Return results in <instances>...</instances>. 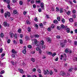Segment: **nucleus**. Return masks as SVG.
Masks as SVG:
<instances>
[{
  "label": "nucleus",
  "instance_id": "obj_1",
  "mask_svg": "<svg viewBox=\"0 0 77 77\" xmlns=\"http://www.w3.org/2000/svg\"><path fill=\"white\" fill-rule=\"evenodd\" d=\"M32 41L33 43H35V44L36 46H38V45H40V42H37V40L36 39H34L32 40Z\"/></svg>",
  "mask_w": 77,
  "mask_h": 77
},
{
  "label": "nucleus",
  "instance_id": "obj_2",
  "mask_svg": "<svg viewBox=\"0 0 77 77\" xmlns=\"http://www.w3.org/2000/svg\"><path fill=\"white\" fill-rule=\"evenodd\" d=\"M12 56L13 57H14L15 56V54H16L17 53V51H15L14 49H13L12 50Z\"/></svg>",
  "mask_w": 77,
  "mask_h": 77
},
{
  "label": "nucleus",
  "instance_id": "obj_3",
  "mask_svg": "<svg viewBox=\"0 0 77 77\" xmlns=\"http://www.w3.org/2000/svg\"><path fill=\"white\" fill-rule=\"evenodd\" d=\"M4 15L5 18H6V17H7V16L8 17H10L11 15V14H10V12H8L7 13H5L4 14Z\"/></svg>",
  "mask_w": 77,
  "mask_h": 77
},
{
  "label": "nucleus",
  "instance_id": "obj_4",
  "mask_svg": "<svg viewBox=\"0 0 77 77\" xmlns=\"http://www.w3.org/2000/svg\"><path fill=\"white\" fill-rule=\"evenodd\" d=\"M43 73H44L45 75H48V74H49V71H48V70H44Z\"/></svg>",
  "mask_w": 77,
  "mask_h": 77
},
{
  "label": "nucleus",
  "instance_id": "obj_5",
  "mask_svg": "<svg viewBox=\"0 0 77 77\" xmlns=\"http://www.w3.org/2000/svg\"><path fill=\"white\" fill-rule=\"evenodd\" d=\"M46 41L48 42H51V39L50 37H47L46 38Z\"/></svg>",
  "mask_w": 77,
  "mask_h": 77
},
{
  "label": "nucleus",
  "instance_id": "obj_6",
  "mask_svg": "<svg viewBox=\"0 0 77 77\" xmlns=\"http://www.w3.org/2000/svg\"><path fill=\"white\" fill-rule=\"evenodd\" d=\"M40 6H41V8L42 9L44 10V3L42 2L41 3Z\"/></svg>",
  "mask_w": 77,
  "mask_h": 77
},
{
  "label": "nucleus",
  "instance_id": "obj_7",
  "mask_svg": "<svg viewBox=\"0 0 77 77\" xmlns=\"http://www.w3.org/2000/svg\"><path fill=\"white\" fill-rule=\"evenodd\" d=\"M3 24L4 26H5V27H6V26H7V27H9V24H8L6 22H4Z\"/></svg>",
  "mask_w": 77,
  "mask_h": 77
},
{
  "label": "nucleus",
  "instance_id": "obj_8",
  "mask_svg": "<svg viewBox=\"0 0 77 77\" xmlns=\"http://www.w3.org/2000/svg\"><path fill=\"white\" fill-rule=\"evenodd\" d=\"M65 74H66V73L62 71L60 73V75H65Z\"/></svg>",
  "mask_w": 77,
  "mask_h": 77
},
{
  "label": "nucleus",
  "instance_id": "obj_9",
  "mask_svg": "<svg viewBox=\"0 0 77 77\" xmlns=\"http://www.w3.org/2000/svg\"><path fill=\"white\" fill-rule=\"evenodd\" d=\"M47 54H48L49 55H50V56H51V55H52V52L49 51H47Z\"/></svg>",
  "mask_w": 77,
  "mask_h": 77
},
{
  "label": "nucleus",
  "instance_id": "obj_10",
  "mask_svg": "<svg viewBox=\"0 0 77 77\" xmlns=\"http://www.w3.org/2000/svg\"><path fill=\"white\" fill-rule=\"evenodd\" d=\"M34 37H35V38H39V35H38V34H35V35H34Z\"/></svg>",
  "mask_w": 77,
  "mask_h": 77
},
{
  "label": "nucleus",
  "instance_id": "obj_11",
  "mask_svg": "<svg viewBox=\"0 0 77 77\" xmlns=\"http://www.w3.org/2000/svg\"><path fill=\"white\" fill-rule=\"evenodd\" d=\"M25 39L26 41H27L28 40H29L30 38H29V36H27V35H26V36Z\"/></svg>",
  "mask_w": 77,
  "mask_h": 77
},
{
  "label": "nucleus",
  "instance_id": "obj_12",
  "mask_svg": "<svg viewBox=\"0 0 77 77\" xmlns=\"http://www.w3.org/2000/svg\"><path fill=\"white\" fill-rule=\"evenodd\" d=\"M40 44L42 45H44V41L43 40L41 41L40 42Z\"/></svg>",
  "mask_w": 77,
  "mask_h": 77
},
{
  "label": "nucleus",
  "instance_id": "obj_13",
  "mask_svg": "<svg viewBox=\"0 0 77 77\" xmlns=\"http://www.w3.org/2000/svg\"><path fill=\"white\" fill-rule=\"evenodd\" d=\"M70 13L71 11H68L66 12V14L68 15H69L71 14Z\"/></svg>",
  "mask_w": 77,
  "mask_h": 77
},
{
  "label": "nucleus",
  "instance_id": "obj_14",
  "mask_svg": "<svg viewBox=\"0 0 77 77\" xmlns=\"http://www.w3.org/2000/svg\"><path fill=\"white\" fill-rule=\"evenodd\" d=\"M0 36L1 38H3L4 37V34L3 33H1L0 34Z\"/></svg>",
  "mask_w": 77,
  "mask_h": 77
},
{
  "label": "nucleus",
  "instance_id": "obj_15",
  "mask_svg": "<svg viewBox=\"0 0 77 77\" xmlns=\"http://www.w3.org/2000/svg\"><path fill=\"white\" fill-rule=\"evenodd\" d=\"M20 73H21V74H23V73H24V71H23V69H20Z\"/></svg>",
  "mask_w": 77,
  "mask_h": 77
},
{
  "label": "nucleus",
  "instance_id": "obj_16",
  "mask_svg": "<svg viewBox=\"0 0 77 77\" xmlns=\"http://www.w3.org/2000/svg\"><path fill=\"white\" fill-rule=\"evenodd\" d=\"M60 45L61 47H63L64 45H65V44L63 43H62L60 44Z\"/></svg>",
  "mask_w": 77,
  "mask_h": 77
},
{
  "label": "nucleus",
  "instance_id": "obj_17",
  "mask_svg": "<svg viewBox=\"0 0 77 77\" xmlns=\"http://www.w3.org/2000/svg\"><path fill=\"white\" fill-rule=\"evenodd\" d=\"M31 61H32L33 62H35V59L33 58H32L31 59Z\"/></svg>",
  "mask_w": 77,
  "mask_h": 77
},
{
  "label": "nucleus",
  "instance_id": "obj_18",
  "mask_svg": "<svg viewBox=\"0 0 77 77\" xmlns=\"http://www.w3.org/2000/svg\"><path fill=\"white\" fill-rule=\"evenodd\" d=\"M64 58V56H63V55H61L60 58V59L61 60H62V59H63Z\"/></svg>",
  "mask_w": 77,
  "mask_h": 77
},
{
  "label": "nucleus",
  "instance_id": "obj_19",
  "mask_svg": "<svg viewBox=\"0 0 77 77\" xmlns=\"http://www.w3.org/2000/svg\"><path fill=\"white\" fill-rule=\"evenodd\" d=\"M13 13L14 14H17V11L16 10H14L13 11Z\"/></svg>",
  "mask_w": 77,
  "mask_h": 77
},
{
  "label": "nucleus",
  "instance_id": "obj_20",
  "mask_svg": "<svg viewBox=\"0 0 77 77\" xmlns=\"http://www.w3.org/2000/svg\"><path fill=\"white\" fill-rule=\"evenodd\" d=\"M27 30L28 32H31V28L30 27H28L27 29Z\"/></svg>",
  "mask_w": 77,
  "mask_h": 77
},
{
  "label": "nucleus",
  "instance_id": "obj_21",
  "mask_svg": "<svg viewBox=\"0 0 77 77\" xmlns=\"http://www.w3.org/2000/svg\"><path fill=\"white\" fill-rule=\"evenodd\" d=\"M66 31L67 33H69L70 32V29L69 28H67Z\"/></svg>",
  "mask_w": 77,
  "mask_h": 77
},
{
  "label": "nucleus",
  "instance_id": "obj_22",
  "mask_svg": "<svg viewBox=\"0 0 77 77\" xmlns=\"http://www.w3.org/2000/svg\"><path fill=\"white\" fill-rule=\"evenodd\" d=\"M35 2L36 3H41V1L40 0H38V1H36Z\"/></svg>",
  "mask_w": 77,
  "mask_h": 77
},
{
  "label": "nucleus",
  "instance_id": "obj_23",
  "mask_svg": "<svg viewBox=\"0 0 77 77\" xmlns=\"http://www.w3.org/2000/svg\"><path fill=\"white\" fill-rule=\"evenodd\" d=\"M23 54H24L26 53V49H24L23 50Z\"/></svg>",
  "mask_w": 77,
  "mask_h": 77
},
{
  "label": "nucleus",
  "instance_id": "obj_24",
  "mask_svg": "<svg viewBox=\"0 0 77 77\" xmlns=\"http://www.w3.org/2000/svg\"><path fill=\"white\" fill-rule=\"evenodd\" d=\"M73 21H74V20L72 18H71L69 19V21L70 22H72Z\"/></svg>",
  "mask_w": 77,
  "mask_h": 77
},
{
  "label": "nucleus",
  "instance_id": "obj_25",
  "mask_svg": "<svg viewBox=\"0 0 77 77\" xmlns=\"http://www.w3.org/2000/svg\"><path fill=\"white\" fill-rule=\"evenodd\" d=\"M56 55V53H54L52 54V57H54V56H55Z\"/></svg>",
  "mask_w": 77,
  "mask_h": 77
},
{
  "label": "nucleus",
  "instance_id": "obj_26",
  "mask_svg": "<svg viewBox=\"0 0 77 77\" xmlns=\"http://www.w3.org/2000/svg\"><path fill=\"white\" fill-rule=\"evenodd\" d=\"M20 44H22L23 43V40L20 39Z\"/></svg>",
  "mask_w": 77,
  "mask_h": 77
},
{
  "label": "nucleus",
  "instance_id": "obj_27",
  "mask_svg": "<svg viewBox=\"0 0 77 77\" xmlns=\"http://www.w3.org/2000/svg\"><path fill=\"white\" fill-rule=\"evenodd\" d=\"M5 73V71L4 70L1 71L0 72V74L2 75Z\"/></svg>",
  "mask_w": 77,
  "mask_h": 77
},
{
  "label": "nucleus",
  "instance_id": "obj_28",
  "mask_svg": "<svg viewBox=\"0 0 77 77\" xmlns=\"http://www.w3.org/2000/svg\"><path fill=\"white\" fill-rule=\"evenodd\" d=\"M38 51V54H42V51L41 50H40Z\"/></svg>",
  "mask_w": 77,
  "mask_h": 77
},
{
  "label": "nucleus",
  "instance_id": "obj_29",
  "mask_svg": "<svg viewBox=\"0 0 77 77\" xmlns=\"http://www.w3.org/2000/svg\"><path fill=\"white\" fill-rule=\"evenodd\" d=\"M36 49V50H37V51H39V50H41V48H39L38 47Z\"/></svg>",
  "mask_w": 77,
  "mask_h": 77
},
{
  "label": "nucleus",
  "instance_id": "obj_30",
  "mask_svg": "<svg viewBox=\"0 0 77 77\" xmlns=\"http://www.w3.org/2000/svg\"><path fill=\"white\" fill-rule=\"evenodd\" d=\"M18 32L19 33H21V29H19L18 30Z\"/></svg>",
  "mask_w": 77,
  "mask_h": 77
},
{
  "label": "nucleus",
  "instance_id": "obj_31",
  "mask_svg": "<svg viewBox=\"0 0 77 77\" xmlns=\"http://www.w3.org/2000/svg\"><path fill=\"white\" fill-rule=\"evenodd\" d=\"M65 27V26L63 25H61V29H63Z\"/></svg>",
  "mask_w": 77,
  "mask_h": 77
},
{
  "label": "nucleus",
  "instance_id": "obj_32",
  "mask_svg": "<svg viewBox=\"0 0 77 77\" xmlns=\"http://www.w3.org/2000/svg\"><path fill=\"white\" fill-rule=\"evenodd\" d=\"M59 8H58V7H57L56 8V11H57V12H58V11H59Z\"/></svg>",
  "mask_w": 77,
  "mask_h": 77
},
{
  "label": "nucleus",
  "instance_id": "obj_33",
  "mask_svg": "<svg viewBox=\"0 0 77 77\" xmlns=\"http://www.w3.org/2000/svg\"><path fill=\"white\" fill-rule=\"evenodd\" d=\"M60 13H63V9L62 8L60 9Z\"/></svg>",
  "mask_w": 77,
  "mask_h": 77
},
{
  "label": "nucleus",
  "instance_id": "obj_34",
  "mask_svg": "<svg viewBox=\"0 0 77 77\" xmlns=\"http://www.w3.org/2000/svg\"><path fill=\"white\" fill-rule=\"evenodd\" d=\"M12 2L13 3H15L17 2V0H12Z\"/></svg>",
  "mask_w": 77,
  "mask_h": 77
},
{
  "label": "nucleus",
  "instance_id": "obj_35",
  "mask_svg": "<svg viewBox=\"0 0 77 77\" xmlns=\"http://www.w3.org/2000/svg\"><path fill=\"white\" fill-rule=\"evenodd\" d=\"M49 74L51 75H53V72L52 71L50 72H49Z\"/></svg>",
  "mask_w": 77,
  "mask_h": 77
},
{
  "label": "nucleus",
  "instance_id": "obj_36",
  "mask_svg": "<svg viewBox=\"0 0 77 77\" xmlns=\"http://www.w3.org/2000/svg\"><path fill=\"white\" fill-rule=\"evenodd\" d=\"M53 22L54 23H58V22L57 21V20H54V21Z\"/></svg>",
  "mask_w": 77,
  "mask_h": 77
},
{
  "label": "nucleus",
  "instance_id": "obj_37",
  "mask_svg": "<svg viewBox=\"0 0 77 77\" xmlns=\"http://www.w3.org/2000/svg\"><path fill=\"white\" fill-rule=\"evenodd\" d=\"M46 48V46L44 45H43L42 46V49H45Z\"/></svg>",
  "mask_w": 77,
  "mask_h": 77
},
{
  "label": "nucleus",
  "instance_id": "obj_38",
  "mask_svg": "<svg viewBox=\"0 0 77 77\" xmlns=\"http://www.w3.org/2000/svg\"><path fill=\"white\" fill-rule=\"evenodd\" d=\"M54 25H52L51 26V29H54Z\"/></svg>",
  "mask_w": 77,
  "mask_h": 77
},
{
  "label": "nucleus",
  "instance_id": "obj_39",
  "mask_svg": "<svg viewBox=\"0 0 77 77\" xmlns=\"http://www.w3.org/2000/svg\"><path fill=\"white\" fill-rule=\"evenodd\" d=\"M10 5L9 4L7 6V7L9 9H11V7L10 6Z\"/></svg>",
  "mask_w": 77,
  "mask_h": 77
},
{
  "label": "nucleus",
  "instance_id": "obj_40",
  "mask_svg": "<svg viewBox=\"0 0 77 77\" xmlns=\"http://www.w3.org/2000/svg\"><path fill=\"white\" fill-rule=\"evenodd\" d=\"M61 21L63 23H65V19H62L61 20Z\"/></svg>",
  "mask_w": 77,
  "mask_h": 77
},
{
  "label": "nucleus",
  "instance_id": "obj_41",
  "mask_svg": "<svg viewBox=\"0 0 77 77\" xmlns=\"http://www.w3.org/2000/svg\"><path fill=\"white\" fill-rule=\"evenodd\" d=\"M28 47L29 48H32V46L31 45H29L28 46Z\"/></svg>",
  "mask_w": 77,
  "mask_h": 77
},
{
  "label": "nucleus",
  "instance_id": "obj_42",
  "mask_svg": "<svg viewBox=\"0 0 77 77\" xmlns=\"http://www.w3.org/2000/svg\"><path fill=\"white\" fill-rule=\"evenodd\" d=\"M10 35L11 38H13V36H14V34L12 33H10Z\"/></svg>",
  "mask_w": 77,
  "mask_h": 77
},
{
  "label": "nucleus",
  "instance_id": "obj_43",
  "mask_svg": "<svg viewBox=\"0 0 77 77\" xmlns=\"http://www.w3.org/2000/svg\"><path fill=\"white\" fill-rule=\"evenodd\" d=\"M33 8L35 9V8H36V6L35 4H34L33 5Z\"/></svg>",
  "mask_w": 77,
  "mask_h": 77
},
{
  "label": "nucleus",
  "instance_id": "obj_44",
  "mask_svg": "<svg viewBox=\"0 0 77 77\" xmlns=\"http://www.w3.org/2000/svg\"><path fill=\"white\" fill-rule=\"evenodd\" d=\"M26 23H27V24H30V22L29 20H27L26 22Z\"/></svg>",
  "mask_w": 77,
  "mask_h": 77
},
{
  "label": "nucleus",
  "instance_id": "obj_45",
  "mask_svg": "<svg viewBox=\"0 0 77 77\" xmlns=\"http://www.w3.org/2000/svg\"><path fill=\"white\" fill-rule=\"evenodd\" d=\"M19 4L20 5H23V2L20 1L19 2Z\"/></svg>",
  "mask_w": 77,
  "mask_h": 77
},
{
  "label": "nucleus",
  "instance_id": "obj_46",
  "mask_svg": "<svg viewBox=\"0 0 77 77\" xmlns=\"http://www.w3.org/2000/svg\"><path fill=\"white\" fill-rule=\"evenodd\" d=\"M14 37L15 39H17V35L15 34L14 35Z\"/></svg>",
  "mask_w": 77,
  "mask_h": 77
},
{
  "label": "nucleus",
  "instance_id": "obj_47",
  "mask_svg": "<svg viewBox=\"0 0 77 77\" xmlns=\"http://www.w3.org/2000/svg\"><path fill=\"white\" fill-rule=\"evenodd\" d=\"M1 13L2 14H3L4 12V11H3V9H1Z\"/></svg>",
  "mask_w": 77,
  "mask_h": 77
},
{
  "label": "nucleus",
  "instance_id": "obj_48",
  "mask_svg": "<svg viewBox=\"0 0 77 77\" xmlns=\"http://www.w3.org/2000/svg\"><path fill=\"white\" fill-rule=\"evenodd\" d=\"M23 35L22 34H20V38H23Z\"/></svg>",
  "mask_w": 77,
  "mask_h": 77
},
{
  "label": "nucleus",
  "instance_id": "obj_49",
  "mask_svg": "<svg viewBox=\"0 0 77 77\" xmlns=\"http://www.w3.org/2000/svg\"><path fill=\"white\" fill-rule=\"evenodd\" d=\"M38 11L39 12H41V11H42V9L41 8H39L38 9Z\"/></svg>",
  "mask_w": 77,
  "mask_h": 77
},
{
  "label": "nucleus",
  "instance_id": "obj_50",
  "mask_svg": "<svg viewBox=\"0 0 77 77\" xmlns=\"http://www.w3.org/2000/svg\"><path fill=\"white\" fill-rule=\"evenodd\" d=\"M65 52L66 53H68V49H66L65 51Z\"/></svg>",
  "mask_w": 77,
  "mask_h": 77
},
{
  "label": "nucleus",
  "instance_id": "obj_51",
  "mask_svg": "<svg viewBox=\"0 0 77 77\" xmlns=\"http://www.w3.org/2000/svg\"><path fill=\"white\" fill-rule=\"evenodd\" d=\"M72 69H69L68 71L69 72H72Z\"/></svg>",
  "mask_w": 77,
  "mask_h": 77
},
{
  "label": "nucleus",
  "instance_id": "obj_52",
  "mask_svg": "<svg viewBox=\"0 0 77 77\" xmlns=\"http://www.w3.org/2000/svg\"><path fill=\"white\" fill-rule=\"evenodd\" d=\"M38 71L39 73H41V69H38Z\"/></svg>",
  "mask_w": 77,
  "mask_h": 77
},
{
  "label": "nucleus",
  "instance_id": "obj_53",
  "mask_svg": "<svg viewBox=\"0 0 77 77\" xmlns=\"http://www.w3.org/2000/svg\"><path fill=\"white\" fill-rule=\"evenodd\" d=\"M11 42V40L10 39H8L7 41V42L8 44H9Z\"/></svg>",
  "mask_w": 77,
  "mask_h": 77
},
{
  "label": "nucleus",
  "instance_id": "obj_54",
  "mask_svg": "<svg viewBox=\"0 0 77 77\" xmlns=\"http://www.w3.org/2000/svg\"><path fill=\"white\" fill-rule=\"evenodd\" d=\"M72 17L73 18H75V17H76V15H75V14L73 15H72Z\"/></svg>",
  "mask_w": 77,
  "mask_h": 77
},
{
  "label": "nucleus",
  "instance_id": "obj_55",
  "mask_svg": "<svg viewBox=\"0 0 77 77\" xmlns=\"http://www.w3.org/2000/svg\"><path fill=\"white\" fill-rule=\"evenodd\" d=\"M57 19L58 20V21H60V17H58L57 18Z\"/></svg>",
  "mask_w": 77,
  "mask_h": 77
},
{
  "label": "nucleus",
  "instance_id": "obj_56",
  "mask_svg": "<svg viewBox=\"0 0 77 77\" xmlns=\"http://www.w3.org/2000/svg\"><path fill=\"white\" fill-rule=\"evenodd\" d=\"M11 62L12 64L13 65H15V63H14V62L12 61H11Z\"/></svg>",
  "mask_w": 77,
  "mask_h": 77
},
{
  "label": "nucleus",
  "instance_id": "obj_57",
  "mask_svg": "<svg viewBox=\"0 0 77 77\" xmlns=\"http://www.w3.org/2000/svg\"><path fill=\"white\" fill-rule=\"evenodd\" d=\"M48 30L49 31V32H50L51 31V28L50 27H49L48 29Z\"/></svg>",
  "mask_w": 77,
  "mask_h": 77
},
{
  "label": "nucleus",
  "instance_id": "obj_58",
  "mask_svg": "<svg viewBox=\"0 0 77 77\" xmlns=\"http://www.w3.org/2000/svg\"><path fill=\"white\" fill-rule=\"evenodd\" d=\"M35 27H36V29H38V25L37 24L35 25Z\"/></svg>",
  "mask_w": 77,
  "mask_h": 77
},
{
  "label": "nucleus",
  "instance_id": "obj_59",
  "mask_svg": "<svg viewBox=\"0 0 77 77\" xmlns=\"http://www.w3.org/2000/svg\"><path fill=\"white\" fill-rule=\"evenodd\" d=\"M40 26L41 27H43V24L42 23H40Z\"/></svg>",
  "mask_w": 77,
  "mask_h": 77
},
{
  "label": "nucleus",
  "instance_id": "obj_60",
  "mask_svg": "<svg viewBox=\"0 0 77 77\" xmlns=\"http://www.w3.org/2000/svg\"><path fill=\"white\" fill-rule=\"evenodd\" d=\"M57 39H59L60 38V35H57Z\"/></svg>",
  "mask_w": 77,
  "mask_h": 77
},
{
  "label": "nucleus",
  "instance_id": "obj_61",
  "mask_svg": "<svg viewBox=\"0 0 77 77\" xmlns=\"http://www.w3.org/2000/svg\"><path fill=\"white\" fill-rule=\"evenodd\" d=\"M57 30H60V27L59 26H58L57 27Z\"/></svg>",
  "mask_w": 77,
  "mask_h": 77
},
{
  "label": "nucleus",
  "instance_id": "obj_62",
  "mask_svg": "<svg viewBox=\"0 0 77 77\" xmlns=\"http://www.w3.org/2000/svg\"><path fill=\"white\" fill-rule=\"evenodd\" d=\"M7 4H9L10 3V0H8L7 2Z\"/></svg>",
  "mask_w": 77,
  "mask_h": 77
},
{
  "label": "nucleus",
  "instance_id": "obj_63",
  "mask_svg": "<svg viewBox=\"0 0 77 77\" xmlns=\"http://www.w3.org/2000/svg\"><path fill=\"white\" fill-rule=\"evenodd\" d=\"M34 20L35 21H36V22H38V18H37V17L35 18Z\"/></svg>",
  "mask_w": 77,
  "mask_h": 77
},
{
  "label": "nucleus",
  "instance_id": "obj_64",
  "mask_svg": "<svg viewBox=\"0 0 77 77\" xmlns=\"http://www.w3.org/2000/svg\"><path fill=\"white\" fill-rule=\"evenodd\" d=\"M74 44L75 45H77V42L76 41H75L74 42Z\"/></svg>",
  "mask_w": 77,
  "mask_h": 77
}]
</instances>
